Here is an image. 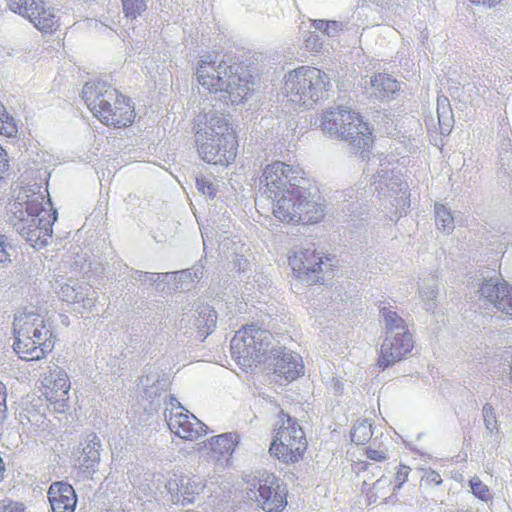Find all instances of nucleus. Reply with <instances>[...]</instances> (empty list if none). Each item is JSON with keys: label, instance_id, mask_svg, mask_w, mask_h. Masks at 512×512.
<instances>
[{"label": "nucleus", "instance_id": "obj_15", "mask_svg": "<svg viewBox=\"0 0 512 512\" xmlns=\"http://www.w3.org/2000/svg\"><path fill=\"white\" fill-rule=\"evenodd\" d=\"M168 426L171 432L185 440H197L207 434L208 427L188 411L172 413Z\"/></svg>", "mask_w": 512, "mask_h": 512}, {"label": "nucleus", "instance_id": "obj_39", "mask_svg": "<svg viewBox=\"0 0 512 512\" xmlns=\"http://www.w3.org/2000/svg\"><path fill=\"white\" fill-rule=\"evenodd\" d=\"M5 472V465L2 457L0 456V480L3 478Z\"/></svg>", "mask_w": 512, "mask_h": 512}, {"label": "nucleus", "instance_id": "obj_3", "mask_svg": "<svg viewBox=\"0 0 512 512\" xmlns=\"http://www.w3.org/2000/svg\"><path fill=\"white\" fill-rule=\"evenodd\" d=\"M13 351L23 361H41L54 349L55 336L43 316L22 313L13 322Z\"/></svg>", "mask_w": 512, "mask_h": 512}, {"label": "nucleus", "instance_id": "obj_9", "mask_svg": "<svg viewBox=\"0 0 512 512\" xmlns=\"http://www.w3.org/2000/svg\"><path fill=\"white\" fill-rule=\"evenodd\" d=\"M329 85L325 72L309 66L296 68L285 78V87L291 95V101L305 107H311L321 99Z\"/></svg>", "mask_w": 512, "mask_h": 512}, {"label": "nucleus", "instance_id": "obj_26", "mask_svg": "<svg viewBox=\"0 0 512 512\" xmlns=\"http://www.w3.org/2000/svg\"><path fill=\"white\" fill-rule=\"evenodd\" d=\"M38 0H7V6L10 11L29 20L33 15V6L37 5Z\"/></svg>", "mask_w": 512, "mask_h": 512}, {"label": "nucleus", "instance_id": "obj_20", "mask_svg": "<svg viewBox=\"0 0 512 512\" xmlns=\"http://www.w3.org/2000/svg\"><path fill=\"white\" fill-rule=\"evenodd\" d=\"M48 499L53 512H74L77 496L70 484L53 483L48 490Z\"/></svg>", "mask_w": 512, "mask_h": 512}, {"label": "nucleus", "instance_id": "obj_35", "mask_svg": "<svg viewBox=\"0 0 512 512\" xmlns=\"http://www.w3.org/2000/svg\"><path fill=\"white\" fill-rule=\"evenodd\" d=\"M8 248H10L7 238L0 234V263H3L9 259Z\"/></svg>", "mask_w": 512, "mask_h": 512}, {"label": "nucleus", "instance_id": "obj_21", "mask_svg": "<svg viewBox=\"0 0 512 512\" xmlns=\"http://www.w3.org/2000/svg\"><path fill=\"white\" fill-rule=\"evenodd\" d=\"M353 110L348 107L338 106L324 111L320 118V127L323 132L340 138L343 121L352 119Z\"/></svg>", "mask_w": 512, "mask_h": 512}, {"label": "nucleus", "instance_id": "obj_36", "mask_svg": "<svg viewBox=\"0 0 512 512\" xmlns=\"http://www.w3.org/2000/svg\"><path fill=\"white\" fill-rule=\"evenodd\" d=\"M8 168H9V162L7 159V153L0 146V179L2 178L3 174L8 171Z\"/></svg>", "mask_w": 512, "mask_h": 512}, {"label": "nucleus", "instance_id": "obj_37", "mask_svg": "<svg viewBox=\"0 0 512 512\" xmlns=\"http://www.w3.org/2000/svg\"><path fill=\"white\" fill-rule=\"evenodd\" d=\"M472 3L487 5L489 7L499 3L501 0H470Z\"/></svg>", "mask_w": 512, "mask_h": 512}, {"label": "nucleus", "instance_id": "obj_12", "mask_svg": "<svg viewBox=\"0 0 512 512\" xmlns=\"http://www.w3.org/2000/svg\"><path fill=\"white\" fill-rule=\"evenodd\" d=\"M352 119L343 121L340 138L350 141L358 149L369 151L374 142L373 131L360 113L353 110Z\"/></svg>", "mask_w": 512, "mask_h": 512}, {"label": "nucleus", "instance_id": "obj_13", "mask_svg": "<svg viewBox=\"0 0 512 512\" xmlns=\"http://www.w3.org/2000/svg\"><path fill=\"white\" fill-rule=\"evenodd\" d=\"M331 260L328 256L321 255L311 247L296 249L288 257L289 265L298 277L321 272L325 261Z\"/></svg>", "mask_w": 512, "mask_h": 512}, {"label": "nucleus", "instance_id": "obj_22", "mask_svg": "<svg viewBox=\"0 0 512 512\" xmlns=\"http://www.w3.org/2000/svg\"><path fill=\"white\" fill-rule=\"evenodd\" d=\"M372 94L380 99L389 98L399 90V83L386 73H377L371 80Z\"/></svg>", "mask_w": 512, "mask_h": 512}, {"label": "nucleus", "instance_id": "obj_23", "mask_svg": "<svg viewBox=\"0 0 512 512\" xmlns=\"http://www.w3.org/2000/svg\"><path fill=\"white\" fill-rule=\"evenodd\" d=\"M205 482L196 476L187 478L185 482L181 484L180 492L183 497V501L191 503L195 500V497L200 495L204 488Z\"/></svg>", "mask_w": 512, "mask_h": 512}, {"label": "nucleus", "instance_id": "obj_33", "mask_svg": "<svg viewBox=\"0 0 512 512\" xmlns=\"http://www.w3.org/2000/svg\"><path fill=\"white\" fill-rule=\"evenodd\" d=\"M422 481H424L426 484H435V485H439L442 483V478H441V475L434 471V470H430L428 472L425 473V475L422 477Z\"/></svg>", "mask_w": 512, "mask_h": 512}, {"label": "nucleus", "instance_id": "obj_7", "mask_svg": "<svg viewBox=\"0 0 512 512\" xmlns=\"http://www.w3.org/2000/svg\"><path fill=\"white\" fill-rule=\"evenodd\" d=\"M381 314L385 322L386 338L381 345L377 365L385 370L411 352L413 340L405 321L397 312L384 307Z\"/></svg>", "mask_w": 512, "mask_h": 512}, {"label": "nucleus", "instance_id": "obj_41", "mask_svg": "<svg viewBox=\"0 0 512 512\" xmlns=\"http://www.w3.org/2000/svg\"><path fill=\"white\" fill-rule=\"evenodd\" d=\"M485 422H488L487 426L489 427V421L487 419V416L485 415Z\"/></svg>", "mask_w": 512, "mask_h": 512}, {"label": "nucleus", "instance_id": "obj_38", "mask_svg": "<svg viewBox=\"0 0 512 512\" xmlns=\"http://www.w3.org/2000/svg\"><path fill=\"white\" fill-rule=\"evenodd\" d=\"M330 25V22H325L323 20H315L314 21V26L317 28V29H327L328 26Z\"/></svg>", "mask_w": 512, "mask_h": 512}, {"label": "nucleus", "instance_id": "obj_29", "mask_svg": "<svg viewBox=\"0 0 512 512\" xmlns=\"http://www.w3.org/2000/svg\"><path fill=\"white\" fill-rule=\"evenodd\" d=\"M470 485L473 494L483 501L491 499V494L487 485H485L478 477L470 480Z\"/></svg>", "mask_w": 512, "mask_h": 512}, {"label": "nucleus", "instance_id": "obj_1", "mask_svg": "<svg viewBox=\"0 0 512 512\" xmlns=\"http://www.w3.org/2000/svg\"><path fill=\"white\" fill-rule=\"evenodd\" d=\"M301 174L299 167L275 161L264 167L259 178L261 194L271 200L272 214L283 224L313 225L325 217V199L299 186Z\"/></svg>", "mask_w": 512, "mask_h": 512}, {"label": "nucleus", "instance_id": "obj_28", "mask_svg": "<svg viewBox=\"0 0 512 512\" xmlns=\"http://www.w3.org/2000/svg\"><path fill=\"white\" fill-rule=\"evenodd\" d=\"M436 222L442 230H450L453 228V217L451 213L443 206L436 205Z\"/></svg>", "mask_w": 512, "mask_h": 512}, {"label": "nucleus", "instance_id": "obj_27", "mask_svg": "<svg viewBox=\"0 0 512 512\" xmlns=\"http://www.w3.org/2000/svg\"><path fill=\"white\" fill-rule=\"evenodd\" d=\"M125 16L135 19L146 9L145 0H122Z\"/></svg>", "mask_w": 512, "mask_h": 512}, {"label": "nucleus", "instance_id": "obj_4", "mask_svg": "<svg viewBox=\"0 0 512 512\" xmlns=\"http://www.w3.org/2000/svg\"><path fill=\"white\" fill-rule=\"evenodd\" d=\"M197 80L208 91L220 92L219 101L226 105L240 104L250 93V80L240 76L237 66L217 64L211 56L201 60Z\"/></svg>", "mask_w": 512, "mask_h": 512}, {"label": "nucleus", "instance_id": "obj_30", "mask_svg": "<svg viewBox=\"0 0 512 512\" xmlns=\"http://www.w3.org/2000/svg\"><path fill=\"white\" fill-rule=\"evenodd\" d=\"M411 468L407 465L400 464L395 474V487L400 489L407 482Z\"/></svg>", "mask_w": 512, "mask_h": 512}, {"label": "nucleus", "instance_id": "obj_40", "mask_svg": "<svg viewBox=\"0 0 512 512\" xmlns=\"http://www.w3.org/2000/svg\"><path fill=\"white\" fill-rule=\"evenodd\" d=\"M487 411H488V405H485L484 406V412L487 413Z\"/></svg>", "mask_w": 512, "mask_h": 512}, {"label": "nucleus", "instance_id": "obj_34", "mask_svg": "<svg viewBox=\"0 0 512 512\" xmlns=\"http://www.w3.org/2000/svg\"><path fill=\"white\" fill-rule=\"evenodd\" d=\"M366 456L368 459L382 462L386 460V453L383 450L368 448L366 450Z\"/></svg>", "mask_w": 512, "mask_h": 512}, {"label": "nucleus", "instance_id": "obj_32", "mask_svg": "<svg viewBox=\"0 0 512 512\" xmlns=\"http://www.w3.org/2000/svg\"><path fill=\"white\" fill-rule=\"evenodd\" d=\"M0 512H24V508L21 504L10 500H2L0 501Z\"/></svg>", "mask_w": 512, "mask_h": 512}, {"label": "nucleus", "instance_id": "obj_11", "mask_svg": "<svg viewBox=\"0 0 512 512\" xmlns=\"http://www.w3.org/2000/svg\"><path fill=\"white\" fill-rule=\"evenodd\" d=\"M259 506L265 512H281L287 506L286 484L272 472H263L257 481Z\"/></svg>", "mask_w": 512, "mask_h": 512}, {"label": "nucleus", "instance_id": "obj_25", "mask_svg": "<svg viewBox=\"0 0 512 512\" xmlns=\"http://www.w3.org/2000/svg\"><path fill=\"white\" fill-rule=\"evenodd\" d=\"M372 426L366 420L356 423L351 431V440L357 445L366 444L372 437Z\"/></svg>", "mask_w": 512, "mask_h": 512}, {"label": "nucleus", "instance_id": "obj_14", "mask_svg": "<svg viewBox=\"0 0 512 512\" xmlns=\"http://www.w3.org/2000/svg\"><path fill=\"white\" fill-rule=\"evenodd\" d=\"M69 390L70 380L64 372L50 374L44 379L42 394L56 412L62 413L68 407Z\"/></svg>", "mask_w": 512, "mask_h": 512}, {"label": "nucleus", "instance_id": "obj_24", "mask_svg": "<svg viewBox=\"0 0 512 512\" xmlns=\"http://www.w3.org/2000/svg\"><path fill=\"white\" fill-rule=\"evenodd\" d=\"M18 133L17 123L12 115H10L4 104L0 101V135L4 137H16Z\"/></svg>", "mask_w": 512, "mask_h": 512}, {"label": "nucleus", "instance_id": "obj_16", "mask_svg": "<svg viewBox=\"0 0 512 512\" xmlns=\"http://www.w3.org/2000/svg\"><path fill=\"white\" fill-rule=\"evenodd\" d=\"M273 374L279 384L290 383L304 374L302 357L293 352H281L273 357Z\"/></svg>", "mask_w": 512, "mask_h": 512}, {"label": "nucleus", "instance_id": "obj_31", "mask_svg": "<svg viewBox=\"0 0 512 512\" xmlns=\"http://www.w3.org/2000/svg\"><path fill=\"white\" fill-rule=\"evenodd\" d=\"M7 391L5 385L0 381V424L6 418L7 406H6Z\"/></svg>", "mask_w": 512, "mask_h": 512}, {"label": "nucleus", "instance_id": "obj_10", "mask_svg": "<svg viewBox=\"0 0 512 512\" xmlns=\"http://www.w3.org/2000/svg\"><path fill=\"white\" fill-rule=\"evenodd\" d=\"M271 333L253 325L238 331L231 342L232 356L239 364L260 363L270 345Z\"/></svg>", "mask_w": 512, "mask_h": 512}, {"label": "nucleus", "instance_id": "obj_19", "mask_svg": "<svg viewBox=\"0 0 512 512\" xmlns=\"http://www.w3.org/2000/svg\"><path fill=\"white\" fill-rule=\"evenodd\" d=\"M33 15L29 21L43 34H54L60 29V17L55 9L48 5L44 0H38L37 5L33 6Z\"/></svg>", "mask_w": 512, "mask_h": 512}, {"label": "nucleus", "instance_id": "obj_17", "mask_svg": "<svg viewBox=\"0 0 512 512\" xmlns=\"http://www.w3.org/2000/svg\"><path fill=\"white\" fill-rule=\"evenodd\" d=\"M239 443L236 433H224L209 439L210 458L217 465L227 467L230 465L232 454Z\"/></svg>", "mask_w": 512, "mask_h": 512}, {"label": "nucleus", "instance_id": "obj_6", "mask_svg": "<svg viewBox=\"0 0 512 512\" xmlns=\"http://www.w3.org/2000/svg\"><path fill=\"white\" fill-rule=\"evenodd\" d=\"M308 440L296 419L281 411L272 431L269 455L284 465H295L304 460Z\"/></svg>", "mask_w": 512, "mask_h": 512}, {"label": "nucleus", "instance_id": "obj_18", "mask_svg": "<svg viewBox=\"0 0 512 512\" xmlns=\"http://www.w3.org/2000/svg\"><path fill=\"white\" fill-rule=\"evenodd\" d=\"M480 290L498 310L512 317V287L506 282L487 281Z\"/></svg>", "mask_w": 512, "mask_h": 512}, {"label": "nucleus", "instance_id": "obj_2", "mask_svg": "<svg viewBox=\"0 0 512 512\" xmlns=\"http://www.w3.org/2000/svg\"><path fill=\"white\" fill-rule=\"evenodd\" d=\"M82 93L87 107L102 124L122 129L134 123V103L111 84L103 81L86 83Z\"/></svg>", "mask_w": 512, "mask_h": 512}, {"label": "nucleus", "instance_id": "obj_8", "mask_svg": "<svg viewBox=\"0 0 512 512\" xmlns=\"http://www.w3.org/2000/svg\"><path fill=\"white\" fill-rule=\"evenodd\" d=\"M27 216L18 223L23 238L34 248L45 246L52 236V225L57 218L50 200L41 195L26 205Z\"/></svg>", "mask_w": 512, "mask_h": 512}, {"label": "nucleus", "instance_id": "obj_5", "mask_svg": "<svg viewBox=\"0 0 512 512\" xmlns=\"http://www.w3.org/2000/svg\"><path fill=\"white\" fill-rule=\"evenodd\" d=\"M195 141L201 158L214 165H229L237 156V135L224 119L211 117L196 132Z\"/></svg>", "mask_w": 512, "mask_h": 512}]
</instances>
